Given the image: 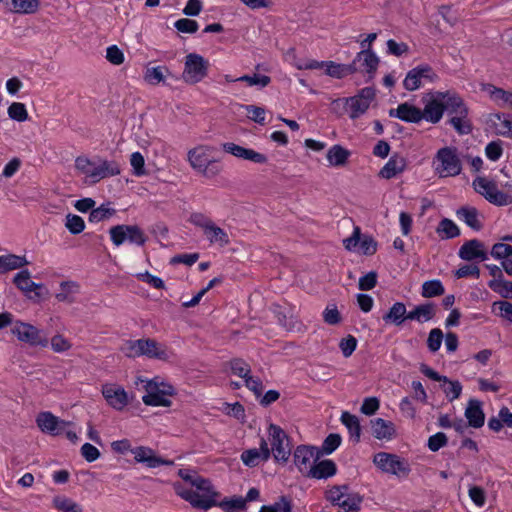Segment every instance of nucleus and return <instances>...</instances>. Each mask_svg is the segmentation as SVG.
<instances>
[{"instance_id":"13","label":"nucleus","mask_w":512,"mask_h":512,"mask_svg":"<svg viewBox=\"0 0 512 512\" xmlns=\"http://www.w3.org/2000/svg\"><path fill=\"white\" fill-rule=\"evenodd\" d=\"M11 332L19 341L25 342L30 346L47 347L49 344L44 332L29 323L16 321Z\"/></svg>"},{"instance_id":"10","label":"nucleus","mask_w":512,"mask_h":512,"mask_svg":"<svg viewBox=\"0 0 512 512\" xmlns=\"http://www.w3.org/2000/svg\"><path fill=\"white\" fill-rule=\"evenodd\" d=\"M209 66L208 60L200 54L189 53L185 57L183 80L191 85L201 82L208 75Z\"/></svg>"},{"instance_id":"1","label":"nucleus","mask_w":512,"mask_h":512,"mask_svg":"<svg viewBox=\"0 0 512 512\" xmlns=\"http://www.w3.org/2000/svg\"><path fill=\"white\" fill-rule=\"evenodd\" d=\"M445 112L450 116L448 124L459 135H468L473 130V124L469 119V108L463 98L455 91H445Z\"/></svg>"},{"instance_id":"3","label":"nucleus","mask_w":512,"mask_h":512,"mask_svg":"<svg viewBox=\"0 0 512 512\" xmlns=\"http://www.w3.org/2000/svg\"><path fill=\"white\" fill-rule=\"evenodd\" d=\"M325 499L333 506L343 509V512H358L361 509L363 496L351 492L348 484L334 485L325 492Z\"/></svg>"},{"instance_id":"4","label":"nucleus","mask_w":512,"mask_h":512,"mask_svg":"<svg viewBox=\"0 0 512 512\" xmlns=\"http://www.w3.org/2000/svg\"><path fill=\"white\" fill-rule=\"evenodd\" d=\"M208 146H199L188 151L187 157L191 167L206 178H213L222 171L220 162L210 159Z\"/></svg>"},{"instance_id":"24","label":"nucleus","mask_w":512,"mask_h":512,"mask_svg":"<svg viewBox=\"0 0 512 512\" xmlns=\"http://www.w3.org/2000/svg\"><path fill=\"white\" fill-rule=\"evenodd\" d=\"M143 356L149 359L167 361L171 352L166 345L157 342L152 338H144Z\"/></svg>"},{"instance_id":"37","label":"nucleus","mask_w":512,"mask_h":512,"mask_svg":"<svg viewBox=\"0 0 512 512\" xmlns=\"http://www.w3.org/2000/svg\"><path fill=\"white\" fill-rule=\"evenodd\" d=\"M205 236L210 243H218L221 247L227 246L230 243V239L226 231L214 222L204 232Z\"/></svg>"},{"instance_id":"16","label":"nucleus","mask_w":512,"mask_h":512,"mask_svg":"<svg viewBox=\"0 0 512 512\" xmlns=\"http://www.w3.org/2000/svg\"><path fill=\"white\" fill-rule=\"evenodd\" d=\"M380 59L372 49H364L358 52L352 63L357 66L358 72L367 75L366 82L374 79Z\"/></svg>"},{"instance_id":"6","label":"nucleus","mask_w":512,"mask_h":512,"mask_svg":"<svg viewBox=\"0 0 512 512\" xmlns=\"http://www.w3.org/2000/svg\"><path fill=\"white\" fill-rule=\"evenodd\" d=\"M112 243L119 247L125 242L136 246H144L147 236L138 225L118 224L109 229Z\"/></svg>"},{"instance_id":"32","label":"nucleus","mask_w":512,"mask_h":512,"mask_svg":"<svg viewBox=\"0 0 512 512\" xmlns=\"http://www.w3.org/2000/svg\"><path fill=\"white\" fill-rule=\"evenodd\" d=\"M406 306L403 302H395L389 311L383 316V321L386 324H394L400 326L406 320Z\"/></svg>"},{"instance_id":"42","label":"nucleus","mask_w":512,"mask_h":512,"mask_svg":"<svg viewBox=\"0 0 512 512\" xmlns=\"http://www.w3.org/2000/svg\"><path fill=\"white\" fill-rule=\"evenodd\" d=\"M53 507L61 512H82L81 505L66 496H55L53 498Z\"/></svg>"},{"instance_id":"20","label":"nucleus","mask_w":512,"mask_h":512,"mask_svg":"<svg viewBox=\"0 0 512 512\" xmlns=\"http://www.w3.org/2000/svg\"><path fill=\"white\" fill-rule=\"evenodd\" d=\"M458 256L464 261L480 260L486 261L489 258L488 253L484 249V244L478 239L466 241L459 249Z\"/></svg>"},{"instance_id":"62","label":"nucleus","mask_w":512,"mask_h":512,"mask_svg":"<svg viewBox=\"0 0 512 512\" xmlns=\"http://www.w3.org/2000/svg\"><path fill=\"white\" fill-rule=\"evenodd\" d=\"M358 341L353 335H348L340 340L339 348L345 358L350 357L357 348Z\"/></svg>"},{"instance_id":"23","label":"nucleus","mask_w":512,"mask_h":512,"mask_svg":"<svg viewBox=\"0 0 512 512\" xmlns=\"http://www.w3.org/2000/svg\"><path fill=\"white\" fill-rule=\"evenodd\" d=\"M406 167L407 160L403 156L395 153L381 168V170L379 171V177L383 179H392L398 174L404 172Z\"/></svg>"},{"instance_id":"21","label":"nucleus","mask_w":512,"mask_h":512,"mask_svg":"<svg viewBox=\"0 0 512 512\" xmlns=\"http://www.w3.org/2000/svg\"><path fill=\"white\" fill-rule=\"evenodd\" d=\"M390 117H395L407 123H419L422 120L421 109L407 102L399 104L396 109H390Z\"/></svg>"},{"instance_id":"9","label":"nucleus","mask_w":512,"mask_h":512,"mask_svg":"<svg viewBox=\"0 0 512 512\" xmlns=\"http://www.w3.org/2000/svg\"><path fill=\"white\" fill-rule=\"evenodd\" d=\"M438 162L435 171L441 177L457 176L461 173L462 165L454 147L440 148L435 156Z\"/></svg>"},{"instance_id":"2","label":"nucleus","mask_w":512,"mask_h":512,"mask_svg":"<svg viewBox=\"0 0 512 512\" xmlns=\"http://www.w3.org/2000/svg\"><path fill=\"white\" fill-rule=\"evenodd\" d=\"M111 449L118 454L131 452L137 463L144 464L147 468H157L160 466H172L173 460L162 458L148 446L132 447L129 439L116 440L111 443Z\"/></svg>"},{"instance_id":"39","label":"nucleus","mask_w":512,"mask_h":512,"mask_svg":"<svg viewBox=\"0 0 512 512\" xmlns=\"http://www.w3.org/2000/svg\"><path fill=\"white\" fill-rule=\"evenodd\" d=\"M445 293V288L439 279L425 281L421 287V295L424 298H433Z\"/></svg>"},{"instance_id":"44","label":"nucleus","mask_w":512,"mask_h":512,"mask_svg":"<svg viewBox=\"0 0 512 512\" xmlns=\"http://www.w3.org/2000/svg\"><path fill=\"white\" fill-rule=\"evenodd\" d=\"M346 104L349 106L350 108V112H349V117L351 119H357L359 118L361 115H363L368 109H369V105L366 104V102H364L363 100H360L358 97L356 96H352V97H348V98H344Z\"/></svg>"},{"instance_id":"51","label":"nucleus","mask_w":512,"mask_h":512,"mask_svg":"<svg viewBox=\"0 0 512 512\" xmlns=\"http://www.w3.org/2000/svg\"><path fill=\"white\" fill-rule=\"evenodd\" d=\"M490 255L496 260H507L512 256V245L503 242L495 243L491 248Z\"/></svg>"},{"instance_id":"15","label":"nucleus","mask_w":512,"mask_h":512,"mask_svg":"<svg viewBox=\"0 0 512 512\" xmlns=\"http://www.w3.org/2000/svg\"><path fill=\"white\" fill-rule=\"evenodd\" d=\"M177 495L189 502L194 508L208 510L217 504V494H200L193 489L182 488L180 485L175 487Z\"/></svg>"},{"instance_id":"58","label":"nucleus","mask_w":512,"mask_h":512,"mask_svg":"<svg viewBox=\"0 0 512 512\" xmlns=\"http://www.w3.org/2000/svg\"><path fill=\"white\" fill-rule=\"evenodd\" d=\"M130 164L133 168V174L135 176L140 177L147 174V171L145 170V160L140 152L136 151L132 153Z\"/></svg>"},{"instance_id":"11","label":"nucleus","mask_w":512,"mask_h":512,"mask_svg":"<svg viewBox=\"0 0 512 512\" xmlns=\"http://www.w3.org/2000/svg\"><path fill=\"white\" fill-rule=\"evenodd\" d=\"M271 449L276 462L286 463L291 455L290 439L278 425L270 424L268 428Z\"/></svg>"},{"instance_id":"61","label":"nucleus","mask_w":512,"mask_h":512,"mask_svg":"<svg viewBox=\"0 0 512 512\" xmlns=\"http://www.w3.org/2000/svg\"><path fill=\"white\" fill-rule=\"evenodd\" d=\"M78 285L73 281H63L60 284L61 291L56 294V299L59 302H73V299L69 296L70 293L74 292V288H77Z\"/></svg>"},{"instance_id":"19","label":"nucleus","mask_w":512,"mask_h":512,"mask_svg":"<svg viewBox=\"0 0 512 512\" xmlns=\"http://www.w3.org/2000/svg\"><path fill=\"white\" fill-rule=\"evenodd\" d=\"M222 149L237 158L249 160L257 164H265L268 158L265 154L259 153L253 149L245 148L233 142H225L222 144Z\"/></svg>"},{"instance_id":"54","label":"nucleus","mask_w":512,"mask_h":512,"mask_svg":"<svg viewBox=\"0 0 512 512\" xmlns=\"http://www.w3.org/2000/svg\"><path fill=\"white\" fill-rule=\"evenodd\" d=\"M232 374L243 379L250 375V366L241 358H234L229 363Z\"/></svg>"},{"instance_id":"30","label":"nucleus","mask_w":512,"mask_h":512,"mask_svg":"<svg viewBox=\"0 0 512 512\" xmlns=\"http://www.w3.org/2000/svg\"><path fill=\"white\" fill-rule=\"evenodd\" d=\"M358 72L355 63L338 64L333 61H327L326 74L330 77L341 79Z\"/></svg>"},{"instance_id":"64","label":"nucleus","mask_w":512,"mask_h":512,"mask_svg":"<svg viewBox=\"0 0 512 512\" xmlns=\"http://www.w3.org/2000/svg\"><path fill=\"white\" fill-rule=\"evenodd\" d=\"M468 495L477 507H483L486 503V494L482 487L470 485Z\"/></svg>"},{"instance_id":"50","label":"nucleus","mask_w":512,"mask_h":512,"mask_svg":"<svg viewBox=\"0 0 512 512\" xmlns=\"http://www.w3.org/2000/svg\"><path fill=\"white\" fill-rule=\"evenodd\" d=\"M65 227L72 235H78L82 233L85 229L84 220L75 214H68L66 216Z\"/></svg>"},{"instance_id":"49","label":"nucleus","mask_w":512,"mask_h":512,"mask_svg":"<svg viewBox=\"0 0 512 512\" xmlns=\"http://www.w3.org/2000/svg\"><path fill=\"white\" fill-rule=\"evenodd\" d=\"M441 388L450 402L458 399L462 392V384L458 380L449 379V382H443Z\"/></svg>"},{"instance_id":"47","label":"nucleus","mask_w":512,"mask_h":512,"mask_svg":"<svg viewBox=\"0 0 512 512\" xmlns=\"http://www.w3.org/2000/svg\"><path fill=\"white\" fill-rule=\"evenodd\" d=\"M144 338L137 340H127L121 350L129 358L143 356Z\"/></svg>"},{"instance_id":"36","label":"nucleus","mask_w":512,"mask_h":512,"mask_svg":"<svg viewBox=\"0 0 512 512\" xmlns=\"http://www.w3.org/2000/svg\"><path fill=\"white\" fill-rule=\"evenodd\" d=\"M436 232L442 240L453 239L460 235L459 227L451 219L448 218H443L439 222L436 228Z\"/></svg>"},{"instance_id":"60","label":"nucleus","mask_w":512,"mask_h":512,"mask_svg":"<svg viewBox=\"0 0 512 512\" xmlns=\"http://www.w3.org/2000/svg\"><path fill=\"white\" fill-rule=\"evenodd\" d=\"M323 320L329 325H337L341 322V314L335 304H329L323 311Z\"/></svg>"},{"instance_id":"26","label":"nucleus","mask_w":512,"mask_h":512,"mask_svg":"<svg viewBox=\"0 0 512 512\" xmlns=\"http://www.w3.org/2000/svg\"><path fill=\"white\" fill-rule=\"evenodd\" d=\"M465 417L468 420L469 426L475 429L481 428L485 423L482 402L477 399H470L465 409Z\"/></svg>"},{"instance_id":"27","label":"nucleus","mask_w":512,"mask_h":512,"mask_svg":"<svg viewBox=\"0 0 512 512\" xmlns=\"http://www.w3.org/2000/svg\"><path fill=\"white\" fill-rule=\"evenodd\" d=\"M372 434L379 440H391L395 435V426L393 422L383 418H375L370 421Z\"/></svg>"},{"instance_id":"14","label":"nucleus","mask_w":512,"mask_h":512,"mask_svg":"<svg viewBox=\"0 0 512 512\" xmlns=\"http://www.w3.org/2000/svg\"><path fill=\"white\" fill-rule=\"evenodd\" d=\"M320 456L317 452V447L313 445H298L293 452V461L298 471L308 477L309 470L314 465L315 461L319 460Z\"/></svg>"},{"instance_id":"34","label":"nucleus","mask_w":512,"mask_h":512,"mask_svg":"<svg viewBox=\"0 0 512 512\" xmlns=\"http://www.w3.org/2000/svg\"><path fill=\"white\" fill-rule=\"evenodd\" d=\"M36 423L40 430L47 434H57L56 426L59 423V418L49 411L40 412L36 418Z\"/></svg>"},{"instance_id":"38","label":"nucleus","mask_w":512,"mask_h":512,"mask_svg":"<svg viewBox=\"0 0 512 512\" xmlns=\"http://www.w3.org/2000/svg\"><path fill=\"white\" fill-rule=\"evenodd\" d=\"M496 121L501 122V127L498 129V134L505 137H512V120L510 114L493 113L489 116V122L496 124Z\"/></svg>"},{"instance_id":"33","label":"nucleus","mask_w":512,"mask_h":512,"mask_svg":"<svg viewBox=\"0 0 512 512\" xmlns=\"http://www.w3.org/2000/svg\"><path fill=\"white\" fill-rule=\"evenodd\" d=\"M350 151L339 144H335L327 152V160L330 166L340 167L346 164Z\"/></svg>"},{"instance_id":"7","label":"nucleus","mask_w":512,"mask_h":512,"mask_svg":"<svg viewBox=\"0 0 512 512\" xmlns=\"http://www.w3.org/2000/svg\"><path fill=\"white\" fill-rule=\"evenodd\" d=\"M373 462L382 472L397 477H406L411 472L409 462L396 454L379 452L374 455Z\"/></svg>"},{"instance_id":"28","label":"nucleus","mask_w":512,"mask_h":512,"mask_svg":"<svg viewBox=\"0 0 512 512\" xmlns=\"http://www.w3.org/2000/svg\"><path fill=\"white\" fill-rule=\"evenodd\" d=\"M456 216L475 231H480L483 227L479 220V212L475 207L462 206L456 210Z\"/></svg>"},{"instance_id":"63","label":"nucleus","mask_w":512,"mask_h":512,"mask_svg":"<svg viewBox=\"0 0 512 512\" xmlns=\"http://www.w3.org/2000/svg\"><path fill=\"white\" fill-rule=\"evenodd\" d=\"M421 78L414 68L408 71L403 86L408 91H415L421 87Z\"/></svg>"},{"instance_id":"46","label":"nucleus","mask_w":512,"mask_h":512,"mask_svg":"<svg viewBox=\"0 0 512 512\" xmlns=\"http://www.w3.org/2000/svg\"><path fill=\"white\" fill-rule=\"evenodd\" d=\"M216 506L220 507L224 512L243 510L246 508V500L241 496H234L231 498L226 497L222 501H217Z\"/></svg>"},{"instance_id":"12","label":"nucleus","mask_w":512,"mask_h":512,"mask_svg":"<svg viewBox=\"0 0 512 512\" xmlns=\"http://www.w3.org/2000/svg\"><path fill=\"white\" fill-rule=\"evenodd\" d=\"M445 91H436L423 97L424 109L421 110L422 120L437 124L445 112Z\"/></svg>"},{"instance_id":"18","label":"nucleus","mask_w":512,"mask_h":512,"mask_svg":"<svg viewBox=\"0 0 512 512\" xmlns=\"http://www.w3.org/2000/svg\"><path fill=\"white\" fill-rule=\"evenodd\" d=\"M102 394L107 403L115 410L121 411L129 403L128 394L120 385L105 384L102 387Z\"/></svg>"},{"instance_id":"41","label":"nucleus","mask_w":512,"mask_h":512,"mask_svg":"<svg viewBox=\"0 0 512 512\" xmlns=\"http://www.w3.org/2000/svg\"><path fill=\"white\" fill-rule=\"evenodd\" d=\"M342 438L337 433L329 434L322 442L321 447H317L320 458L324 455L332 454L341 444Z\"/></svg>"},{"instance_id":"5","label":"nucleus","mask_w":512,"mask_h":512,"mask_svg":"<svg viewBox=\"0 0 512 512\" xmlns=\"http://www.w3.org/2000/svg\"><path fill=\"white\" fill-rule=\"evenodd\" d=\"M145 390L146 394L142 397V401L145 405L153 407H170L172 402L168 397L176 394L173 385L159 382L157 377L147 381Z\"/></svg>"},{"instance_id":"59","label":"nucleus","mask_w":512,"mask_h":512,"mask_svg":"<svg viewBox=\"0 0 512 512\" xmlns=\"http://www.w3.org/2000/svg\"><path fill=\"white\" fill-rule=\"evenodd\" d=\"M448 438L445 433L437 432L428 438L427 447L432 452L439 451L442 447L446 446Z\"/></svg>"},{"instance_id":"40","label":"nucleus","mask_w":512,"mask_h":512,"mask_svg":"<svg viewBox=\"0 0 512 512\" xmlns=\"http://www.w3.org/2000/svg\"><path fill=\"white\" fill-rule=\"evenodd\" d=\"M39 0H11L10 10L20 14H33L38 10Z\"/></svg>"},{"instance_id":"48","label":"nucleus","mask_w":512,"mask_h":512,"mask_svg":"<svg viewBox=\"0 0 512 512\" xmlns=\"http://www.w3.org/2000/svg\"><path fill=\"white\" fill-rule=\"evenodd\" d=\"M114 214L115 210L113 208L107 207L106 204H101L99 207L93 208L92 211H90L88 220L91 223H99L109 219Z\"/></svg>"},{"instance_id":"52","label":"nucleus","mask_w":512,"mask_h":512,"mask_svg":"<svg viewBox=\"0 0 512 512\" xmlns=\"http://www.w3.org/2000/svg\"><path fill=\"white\" fill-rule=\"evenodd\" d=\"M377 242L373 237L368 235L360 236V242L358 244L357 251L366 256H371L377 251Z\"/></svg>"},{"instance_id":"17","label":"nucleus","mask_w":512,"mask_h":512,"mask_svg":"<svg viewBox=\"0 0 512 512\" xmlns=\"http://www.w3.org/2000/svg\"><path fill=\"white\" fill-rule=\"evenodd\" d=\"M271 457V450L264 438H261L259 448L244 450L241 453V460L247 467L254 468L260 463L267 462Z\"/></svg>"},{"instance_id":"56","label":"nucleus","mask_w":512,"mask_h":512,"mask_svg":"<svg viewBox=\"0 0 512 512\" xmlns=\"http://www.w3.org/2000/svg\"><path fill=\"white\" fill-rule=\"evenodd\" d=\"M165 72H168V68L165 66L148 68L145 73V80L150 84H158L164 81Z\"/></svg>"},{"instance_id":"31","label":"nucleus","mask_w":512,"mask_h":512,"mask_svg":"<svg viewBox=\"0 0 512 512\" xmlns=\"http://www.w3.org/2000/svg\"><path fill=\"white\" fill-rule=\"evenodd\" d=\"M342 424L347 428L350 437L353 439L355 443L360 441L361 436V425L359 422V418L351 414L348 411L342 413L340 418Z\"/></svg>"},{"instance_id":"29","label":"nucleus","mask_w":512,"mask_h":512,"mask_svg":"<svg viewBox=\"0 0 512 512\" xmlns=\"http://www.w3.org/2000/svg\"><path fill=\"white\" fill-rule=\"evenodd\" d=\"M13 283L25 294L32 292L34 289H44L43 283H35L31 280L30 272L27 269L18 272L14 276Z\"/></svg>"},{"instance_id":"22","label":"nucleus","mask_w":512,"mask_h":512,"mask_svg":"<svg viewBox=\"0 0 512 512\" xmlns=\"http://www.w3.org/2000/svg\"><path fill=\"white\" fill-rule=\"evenodd\" d=\"M121 172L120 166L116 161L99 160V164L93 167L90 173V179L93 183L112 176L119 175Z\"/></svg>"},{"instance_id":"43","label":"nucleus","mask_w":512,"mask_h":512,"mask_svg":"<svg viewBox=\"0 0 512 512\" xmlns=\"http://www.w3.org/2000/svg\"><path fill=\"white\" fill-rule=\"evenodd\" d=\"M488 287L502 298L512 299V282L505 279H492L488 282Z\"/></svg>"},{"instance_id":"8","label":"nucleus","mask_w":512,"mask_h":512,"mask_svg":"<svg viewBox=\"0 0 512 512\" xmlns=\"http://www.w3.org/2000/svg\"><path fill=\"white\" fill-rule=\"evenodd\" d=\"M473 188L495 206L501 207L512 204V196L499 190L495 182L489 181L485 177H476L473 180Z\"/></svg>"},{"instance_id":"45","label":"nucleus","mask_w":512,"mask_h":512,"mask_svg":"<svg viewBox=\"0 0 512 512\" xmlns=\"http://www.w3.org/2000/svg\"><path fill=\"white\" fill-rule=\"evenodd\" d=\"M292 501L288 496L282 495L278 501L271 505H263L259 512H292Z\"/></svg>"},{"instance_id":"55","label":"nucleus","mask_w":512,"mask_h":512,"mask_svg":"<svg viewBox=\"0 0 512 512\" xmlns=\"http://www.w3.org/2000/svg\"><path fill=\"white\" fill-rule=\"evenodd\" d=\"M8 115L12 120L23 122L28 118V112L25 104L14 102L8 107Z\"/></svg>"},{"instance_id":"57","label":"nucleus","mask_w":512,"mask_h":512,"mask_svg":"<svg viewBox=\"0 0 512 512\" xmlns=\"http://www.w3.org/2000/svg\"><path fill=\"white\" fill-rule=\"evenodd\" d=\"M444 334L440 328H433L428 335L427 347L430 352H437L442 344Z\"/></svg>"},{"instance_id":"25","label":"nucleus","mask_w":512,"mask_h":512,"mask_svg":"<svg viewBox=\"0 0 512 512\" xmlns=\"http://www.w3.org/2000/svg\"><path fill=\"white\" fill-rule=\"evenodd\" d=\"M337 473V465L331 459L317 460L309 470L308 478L328 479Z\"/></svg>"},{"instance_id":"53","label":"nucleus","mask_w":512,"mask_h":512,"mask_svg":"<svg viewBox=\"0 0 512 512\" xmlns=\"http://www.w3.org/2000/svg\"><path fill=\"white\" fill-rule=\"evenodd\" d=\"M237 81L246 82L249 86H259L264 88L270 84L271 78L267 75L255 73L253 75H243L239 77Z\"/></svg>"},{"instance_id":"35","label":"nucleus","mask_w":512,"mask_h":512,"mask_svg":"<svg viewBox=\"0 0 512 512\" xmlns=\"http://www.w3.org/2000/svg\"><path fill=\"white\" fill-rule=\"evenodd\" d=\"M483 90L487 92L490 98L499 105L508 104L512 106V92L498 88L493 84L484 85Z\"/></svg>"}]
</instances>
